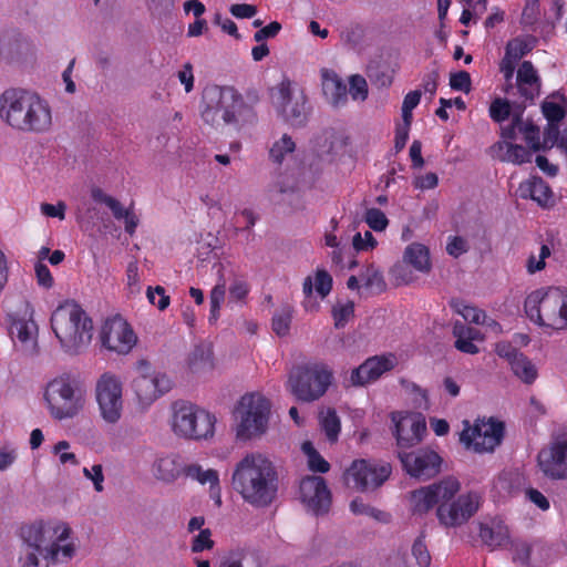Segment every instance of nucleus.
I'll use <instances>...</instances> for the list:
<instances>
[{"instance_id": "1", "label": "nucleus", "mask_w": 567, "mask_h": 567, "mask_svg": "<svg viewBox=\"0 0 567 567\" xmlns=\"http://www.w3.org/2000/svg\"><path fill=\"white\" fill-rule=\"evenodd\" d=\"M200 115L206 124L236 133L250 134L257 126V113L231 86L213 85L204 90Z\"/></svg>"}, {"instance_id": "2", "label": "nucleus", "mask_w": 567, "mask_h": 567, "mask_svg": "<svg viewBox=\"0 0 567 567\" xmlns=\"http://www.w3.org/2000/svg\"><path fill=\"white\" fill-rule=\"evenodd\" d=\"M0 120L16 132L44 134L53 125L52 107L35 91L11 87L0 94Z\"/></svg>"}, {"instance_id": "3", "label": "nucleus", "mask_w": 567, "mask_h": 567, "mask_svg": "<svg viewBox=\"0 0 567 567\" xmlns=\"http://www.w3.org/2000/svg\"><path fill=\"white\" fill-rule=\"evenodd\" d=\"M278 473L275 464L260 453H249L241 458L233 473V488L249 505L269 506L278 492Z\"/></svg>"}, {"instance_id": "4", "label": "nucleus", "mask_w": 567, "mask_h": 567, "mask_svg": "<svg viewBox=\"0 0 567 567\" xmlns=\"http://www.w3.org/2000/svg\"><path fill=\"white\" fill-rule=\"evenodd\" d=\"M71 528L64 523L38 522L21 528V537L25 543L22 567H44L59 561L69 560L74 554L72 544L62 543L70 537Z\"/></svg>"}, {"instance_id": "5", "label": "nucleus", "mask_w": 567, "mask_h": 567, "mask_svg": "<svg viewBox=\"0 0 567 567\" xmlns=\"http://www.w3.org/2000/svg\"><path fill=\"white\" fill-rule=\"evenodd\" d=\"M51 328L69 354L80 353L92 339V320L74 301H65L52 312Z\"/></svg>"}, {"instance_id": "6", "label": "nucleus", "mask_w": 567, "mask_h": 567, "mask_svg": "<svg viewBox=\"0 0 567 567\" xmlns=\"http://www.w3.org/2000/svg\"><path fill=\"white\" fill-rule=\"evenodd\" d=\"M524 310L527 318L540 327L567 330V289L549 287L534 290L526 297Z\"/></svg>"}, {"instance_id": "7", "label": "nucleus", "mask_w": 567, "mask_h": 567, "mask_svg": "<svg viewBox=\"0 0 567 567\" xmlns=\"http://www.w3.org/2000/svg\"><path fill=\"white\" fill-rule=\"evenodd\" d=\"M50 415L58 421L75 417L85 405V392L78 375L63 372L47 383L44 394Z\"/></svg>"}, {"instance_id": "8", "label": "nucleus", "mask_w": 567, "mask_h": 567, "mask_svg": "<svg viewBox=\"0 0 567 567\" xmlns=\"http://www.w3.org/2000/svg\"><path fill=\"white\" fill-rule=\"evenodd\" d=\"M172 411V429L176 435L189 440L214 435L216 417L205 409L181 400L173 403Z\"/></svg>"}, {"instance_id": "9", "label": "nucleus", "mask_w": 567, "mask_h": 567, "mask_svg": "<svg viewBox=\"0 0 567 567\" xmlns=\"http://www.w3.org/2000/svg\"><path fill=\"white\" fill-rule=\"evenodd\" d=\"M331 370L323 363L297 367L290 374L288 385L297 400L313 402L324 395L332 382Z\"/></svg>"}, {"instance_id": "10", "label": "nucleus", "mask_w": 567, "mask_h": 567, "mask_svg": "<svg viewBox=\"0 0 567 567\" xmlns=\"http://www.w3.org/2000/svg\"><path fill=\"white\" fill-rule=\"evenodd\" d=\"M270 402L259 393L241 396L237 412L239 424L236 435L239 440H250L266 432L270 415Z\"/></svg>"}, {"instance_id": "11", "label": "nucleus", "mask_w": 567, "mask_h": 567, "mask_svg": "<svg viewBox=\"0 0 567 567\" xmlns=\"http://www.w3.org/2000/svg\"><path fill=\"white\" fill-rule=\"evenodd\" d=\"M272 103L278 114L292 126L306 124L311 112L305 91L288 80L276 86Z\"/></svg>"}, {"instance_id": "12", "label": "nucleus", "mask_w": 567, "mask_h": 567, "mask_svg": "<svg viewBox=\"0 0 567 567\" xmlns=\"http://www.w3.org/2000/svg\"><path fill=\"white\" fill-rule=\"evenodd\" d=\"M463 424L464 429L460 434V441L466 450L475 453L493 452L504 439L505 426L501 421L477 420L473 425L468 421H464Z\"/></svg>"}, {"instance_id": "13", "label": "nucleus", "mask_w": 567, "mask_h": 567, "mask_svg": "<svg viewBox=\"0 0 567 567\" xmlns=\"http://www.w3.org/2000/svg\"><path fill=\"white\" fill-rule=\"evenodd\" d=\"M461 483L454 476H446L429 486L414 489L409 495L413 514H425L436 504L451 501L460 491Z\"/></svg>"}, {"instance_id": "14", "label": "nucleus", "mask_w": 567, "mask_h": 567, "mask_svg": "<svg viewBox=\"0 0 567 567\" xmlns=\"http://www.w3.org/2000/svg\"><path fill=\"white\" fill-rule=\"evenodd\" d=\"M95 396L101 415L107 423H116L122 415V382L111 372H104L95 385Z\"/></svg>"}, {"instance_id": "15", "label": "nucleus", "mask_w": 567, "mask_h": 567, "mask_svg": "<svg viewBox=\"0 0 567 567\" xmlns=\"http://www.w3.org/2000/svg\"><path fill=\"white\" fill-rule=\"evenodd\" d=\"M138 377L133 381V389L142 404H151L172 389V381L161 372L152 371V365L146 360L136 363Z\"/></svg>"}, {"instance_id": "16", "label": "nucleus", "mask_w": 567, "mask_h": 567, "mask_svg": "<svg viewBox=\"0 0 567 567\" xmlns=\"http://www.w3.org/2000/svg\"><path fill=\"white\" fill-rule=\"evenodd\" d=\"M388 464L378 465L367 460H354L344 473L348 486L364 492L381 486L390 476Z\"/></svg>"}, {"instance_id": "17", "label": "nucleus", "mask_w": 567, "mask_h": 567, "mask_svg": "<svg viewBox=\"0 0 567 567\" xmlns=\"http://www.w3.org/2000/svg\"><path fill=\"white\" fill-rule=\"evenodd\" d=\"M480 496L474 492L460 495L452 503H441L436 516L441 525L456 527L466 523L478 509Z\"/></svg>"}, {"instance_id": "18", "label": "nucleus", "mask_w": 567, "mask_h": 567, "mask_svg": "<svg viewBox=\"0 0 567 567\" xmlns=\"http://www.w3.org/2000/svg\"><path fill=\"white\" fill-rule=\"evenodd\" d=\"M404 471L413 477L429 480L435 476L442 464V457L429 449H419L416 451H398Z\"/></svg>"}, {"instance_id": "19", "label": "nucleus", "mask_w": 567, "mask_h": 567, "mask_svg": "<svg viewBox=\"0 0 567 567\" xmlns=\"http://www.w3.org/2000/svg\"><path fill=\"white\" fill-rule=\"evenodd\" d=\"M8 320L11 337L16 338L25 350L33 352L38 346V324L33 320L31 305L23 302L18 310L8 315Z\"/></svg>"}, {"instance_id": "20", "label": "nucleus", "mask_w": 567, "mask_h": 567, "mask_svg": "<svg viewBox=\"0 0 567 567\" xmlns=\"http://www.w3.org/2000/svg\"><path fill=\"white\" fill-rule=\"evenodd\" d=\"M394 435L399 451L419 444L426 432L425 420L415 413H392Z\"/></svg>"}, {"instance_id": "21", "label": "nucleus", "mask_w": 567, "mask_h": 567, "mask_svg": "<svg viewBox=\"0 0 567 567\" xmlns=\"http://www.w3.org/2000/svg\"><path fill=\"white\" fill-rule=\"evenodd\" d=\"M136 340L133 329L120 317L106 320L102 327V344L111 351L126 354L135 346Z\"/></svg>"}, {"instance_id": "22", "label": "nucleus", "mask_w": 567, "mask_h": 567, "mask_svg": "<svg viewBox=\"0 0 567 567\" xmlns=\"http://www.w3.org/2000/svg\"><path fill=\"white\" fill-rule=\"evenodd\" d=\"M300 497L307 508L317 516L328 513L332 501L324 478L315 475L301 480Z\"/></svg>"}, {"instance_id": "23", "label": "nucleus", "mask_w": 567, "mask_h": 567, "mask_svg": "<svg viewBox=\"0 0 567 567\" xmlns=\"http://www.w3.org/2000/svg\"><path fill=\"white\" fill-rule=\"evenodd\" d=\"M538 464L545 476L567 480V439H557L538 454Z\"/></svg>"}, {"instance_id": "24", "label": "nucleus", "mask_w": 567, "mask_h": 567, "mask_svg": "<svg viewBox=\"0 0 567 567\" xmlns=\"http://www.w3.org/2000/svg\"><path fill=\"white\" fill-rule=\"evenodd\" d=\"M540 111L547 121L544 142H559L561 123L567 115V99L561 94H551L542 102ZM560 142H565L564 138Z\"/></svg>"}, {"instance_id": "25", "label": "nucleus", "mask_w": 567, "mask_h": 567, "mask_svg": "<svg viewBox=\"0 0 567 567\" xmlns=\"http://www.w3.org/2000/svg\"><path fill=\"white\" fill-rule=\"evenodd\" d=\"M396 358L394 354H382L368 358L362 364L351 372V383L363 386L377 381L383 373L394 369Z\"/></svg>"}, {"instance_id": "26", "label": "nucleus", "mask_w": 567, "mask_h": 567, "mask_svg": "<svg viewBox=\"0 0 567 567\" xmlns=\"http://www.w3.org/2000/svg\"><path fill=\"white\" fill-rule=\"evenodd\" d=\"M320 79L322 92L328 103L334 107L346 105L348 90L338 73L332 69L322 68L320 70Z\"/></svg>"}, {"instance_id": "27", "label": "nucleus", "mask_w": 567, "mask_h": 567, "mask_svg": "<svg viewBox=\"0 0 567 567\" xmlns=\"http://www.w3.org/2000/svg\"><path fill=\"white\" fill-rule=\"evenodd\" d=\"M524 110L514 112L508 126H503V136L507 138H522L525 142H539L540 128L533 120L523 116Z\"/></svg>"}, {"instance_id": "28", "label": "nucleus", "mask_w": 567, "mask_h": 567, "mask_svg": "<svg viewBox=\"0 0 567 567\" xmlns=\"http://www.w3.org/2000/svg\"><path fill=\"white\" fill-rule=\"evenodd\" d=\"M480 538L491 550L505 547L509 544L508 527L498 519L480 524Z\"/></svg>"}, {"instance_id": "29", "label": "nucleus", "mask_w": 567, "mask_h": 567, "mask_svg": "<svg viewBox=\"0 0 567 567\" xmlns=\"http://www.w3.org/2000/svg\"><path fill=\"white\" fill-rule=\"evenodd\" d=\"M517 87L526 100H534L540 93V79L529 61H524L517 71Z\"/></svg>"}, {"instance_id": "30", "label": "nucleus", "mask_w": 567, "mask_h": 567, "mask_svg": "<svg viewBox=\"0 0 567 567\" xmlns=\"http://www.w3.org/2000/svg\"><path fill=\"white\" fill-rule=\"evenodd\" d=\"M520 195L524 198L529 197L542 207L550 205L553 199V192L549 185L538 176H533L519 186Z\"/></svg>"}, {"instance_id": "31", "label": "nucleus", "mask_w": 567, "mask_h": 567, "mask_svg": "<svg viewBox=\"0 0 567 567\" xmlns=\"http://www.w3.org/2000/svg\"><path fill=\"white\" fill-rule=\"evenodd\" d=\"M185 467L177 454H169L158 457L153 465V473L157 480L174 482L184 473Z\"/></svg>"}, {"instance_id": "32", "label": "nucleus", "mask_w": 567, "mask_h": 567, "mask_svg": "<svg viewBox=\"0 0 567 567\" xmlns=\"http://www.w3.org/2000/svg\"><path fill=\"white\" fill-rule=\"evenodd\" d=\"M530 50L529 44L522 39H514L506 45L505 56L501 62V72L508 81L513 78L517 61Z\"/></svg>"}, {"instance_id": "33", "label": "nucleus", "mask_w": 567, "mask_h": 567, "mask_svg": "<svg viewBox=\"0 0 567 567\" xmlns=\"http://www.w3.org/2000/svg\"><path fill=\"white\" fill-rule=\"evenodd\" d=\"M187 367L193 373H200L213 370L214 357L210 344L199 343L195 346L188 355Z\"/></svg>"}, {"instance_id": "34", "label": "nucleus", "mask_w": 567, "mask_h": 567, "mask_svg": "<svg viewBox=\"0 0 567 567\" xmlns=\"http://www.w3.org/2000/svg\"><path fill=\"white\" fill-rule=\"evenodd\" d=\"M403 259L417 271L429 272L431 270L430 250L423 244H410L404 250Z\"/></svg>"}, {"instance_id": "35", "label": "nucleus", "mask_w": 567, "mask_h": 567, "mask_svg": "<svg viewBox=\"0 0 567 567\" xmlns=\"http://www.w3.org/2000/svg\"><path fill=\"white\" fill-rule=\"evenodd\" d=\"M184 474L188 477H192L198 481L200 484L208 483L210 486L212 494H215V489H217L216 494V504L219 506L221 504L220 495H219V477L218 473L215 470H206L204 471L199 465L193 464L185 466Z\"/></svg>"}, {"instance_id": "36", "label": "nucleus", "mask_w": 567, "mask_h": 567, "mask_svg": "<svg viewBox=\"0 0 567 567\" xmlns=\"http://www.w3.org/2000/svg\"><path fill=\"white\" fill-rule=\"evenodd\" d=\"M513 373L526 384H532L538 373L533 362L522 352L509 362Z\"/></svg>"}, {"instance_id": "37", "label": "nucleus", "mask_w": 567, "mask_h": 567, "mask_svg": "<svg viewBox=\"0 0 567 567\" xmlns=\"http://www.w3.org/2000/svg\"><path fill=\"white\" fill-rule=\"evenodd\" d=\"M319 421L321 430L324 432L328 441L331 443L337 442L341 430V423L336 410L329 408L326 412H321Z\"/></svg>"}, {"instance_id": "38", "label": "nucleus", "mask_w": 567, "mask_h": 567, "mask_svg": "<svg viewBox=\"0 0 567 567\" xmlns=\"http://www.w3.org/2000/svg\"><path fill=\"white\" fill-rule=\"evenodd\" d=\"M301 451L307 456L308 467L311 472L321 474L329 472V462L321 456L310 441H305L301 444Z\"/></svg>"}, {"instance_id": "39", "label": "nucleus", "mask_w": 567, "mask_h": 567, "mask_svg": "<svg viewBox=\"0 0 567 567\" xmlns=\"http://www.w3.org/2000/svg\"><path fill=\"white\" fill-rule=\"evenodd\" d=\"M450 307L458 315H461L464 320L470 321L472 323L481 324L484 323L486 313L485 311L474 307L466 305L463 300L452 299L450 301Z\"/></svg>"}, {"instance_id": "40", "label": "nucleus", "mask_w": 567, "mask_h": 567, "mask_svg": "<svg viewBox=\"0 0 567 567\" xmlns=\"http://www.w3.org/2000/svg\"><path fill=\"white\" fill-rule=\"evenodd\" d=\"M350 509L354 515H367L378 522L388 523L390 520V515L388 513L363 503L359 497L354 498L350 503Z\"/></svg>"}, {"instance_id": "41", "label": "nucleus", "mask_w": 567, "mask_h": 567, "mask_svg": "<svg viewBox=\"0 0 567 567\" xmlns=\"http://www.w3.org/2000/svg\"><path fill=\"white\" fill-rule=\"evenodd\" d=\"M512 115V104L502 97H496L489 105V116L494 122L503 123Z\"/></svg>"}, {"instance_id": "42", "label": "nucleus", "mask_w": 567, "mask_h": 567, "mask_svg": "<svg viewBox=\"0 0 567 567\" xmlns=\"http://www.w3.org/2000/svg\"><path fill=\"white\" fill-rule=\"evenodd\" d=\"M353 316L354 303L352 301L332 308V317L337 329L343 328Z\"/></svg>"}, {"instance_id": "43", "label": "nucleus", "mask_w": 567, "mask_h": 567, "mask_svg": "<svg viewBox=\"0 0 567 567\" xmlns=\"http://www.w3.org/2000/svg\"><path fill=\"white\" fill-rule=\"evenodd\" d=\"M291 319L292 316L289 309H284L275 313L271 320V327L275 333L279 337L287 336L290 330Z\"/></svg>"}, {"instance_id": "44", "label": "nucleus", "mask_w": 567, "mask_h": 567, "mask_svg": "<svg viewBox=\"0 0 567 567\" xmlns=\"http://www.w3.org/2000/svg\"><path fill=\"white\" fill-rule=\"evenodd\" d=\"M349 92L348 94L355 101H364L368 97V83L367 80L359 75L354 74L349 78Z\"/></svg>"}, {"instance_id": "45", "label": "nucleus", "mask_w": 567, "mask_h": 567, "mask_svg": "<svg viewBox=\"0 0 567 567\" xmlns=\"http://www.w3.org/2000/svg\"><path fill=\"white\" fill-rule=\"evenodd\" d=\"M412 555L420 567H429L431 564V555L424 542V535L419 536L412 546Z\"/></svg>"}, {"instance_id": "46", "label": "nucleus", "mask_w": 567, "mask_h": 567, "mask_svg": "<svg viewBox=\"0 0 567 567\" xmlns=\"http://www.w3.org/2000/svg\"><path fill=\"white\" fill-rule=\"evenodd\" d=\"M550 256V249L547 245H542L539 249V255L536 257L535 255H530L526 262V268L528 274L533 275L537 271H540L546 266V258Z\"/></svg>"}, {"instance_id": "47", "label": "nucleus", "mask_w": 567, "mask_h": 567, "mask_svg": "<svg viewBox=\"0 0 567 567\" xmlns=\"http://www.w3.org/2000/svg\"><path fill=\"white\" fill-rule=\"evenodd\" d=\"M365 221L369 227L375 231L384 230L389 224L385 214L379 208L368 209L365 213Z\"/></svg>"}, {"instance_id": "48", "label": "nucleus", "mask_w": 567, "mask_h": 567, "mask_svg": "<svg viewBox=\"0 0 567 567\" xmlns=\"http://www.w3.org/2000/svg\"><path fill=\"white\" fill-rule=\"evenodd\" d=\"M146 296L150 303L156 306L158 310L163 311L169 306V296L165 293V289L162 286L148 287Z\"/></svg>"}, {"instance_id": "49", "label": "nucleus", "mask_w": 567, "mask_h": 567, "mask_svg": "<svg viewBox=\"0 0 567 567\" xmlns=\"http://www.w3.org/2000/svg\"><path fill=\"white\" fill-rule=\"evenodd\" d=\"M452 332L454 337H465L473 341H482L484 339L483 333L478 329L466 326L462 321L454 322Z\"/></svg>"}, {"instance_id": "50", "label": "nucleus", "mask_w": 567, "mask_h": 567, "mask_svg": "<svg viewBox=\"0 0 567 567\" xmlns=\"http://www.w3.org/2000/svg\"><path fill=\"white\" fill-rule=\"evenodd\" d=\"M69 449L70 443L68 441H59L53 447V453L59 455L61 464H71L76 466L79 464V460L74 453L68 452Z\"/></svg>"}, {"instance_id": "51", "label": "nucleus", "mask_w": 567, "mask_h": 567, "mask_svg": "<svg viewBox=\"0 0 567 567\" xmlns=\"http://www.w3.org/2000/svg\"><path fill=\"white\" fill-rule=\"evenodd\" d=\"M468 251V244L467 241L461 237V236H451L449 237L447 244H446V252L454 257L458 258L461 255Z\"/></svg>"}, {"instance_id": "52", "label": "nucleus", "mask_w": 567, "mask_h": 567, "mask_svg": "<svg viewBox=\"0 0 567 567\" xmlns=\"http://www.w3.org/2000/svg\"><path fill=\"white\" fill-rule=\"evenodd\" d=\"M212 532L206 529H200L199 534L194 537L192 543V551L200 553L206 549H212L214 546V542L212 540Z\"/></svg>"}, {"instance_id": "53", "label": "nucleus", "mask_w": 567, "mask_h": 567, "mask_svg": "<svg viewBox=\"0 0 567 567\" xmlns=\"http://www.w3.org/2000/svg\"><path fill=\"white\" fill-rule=\"evenodd\" d=\"M332 289V277L328 271L323 269H318L316 272V290L317 292L324 298L330 293Z\"/></svg>"}, {"instance_id": "54", "label": "nucleus", "mask_w": 567, "mask_h": 567, "mask_svg": "<svg viewBox=\"0 0 567 567\" xmlns=\"http://www.w3.org/2000/svg\"><path fill=\"white\" fill-rule=\"evenodd\" d=\"M352 245L357 251H367L373 249L377 246V240L372 233L367 230L363 237L360 233H357L353 236Z\"/></svg>"}, {"instance_id": "55", "label": "nucleus", "mask_w": 567, "mask_h": 567, "mask_svg": "<svg viewBox=\"0 0 567 567\" xmlns=\"http://www.w3.org/2000/svg\"><path fill=\"white\" fill-rule=\"evenodd\" d=\"M177 79L182 85H184L185 92L189 93L194 89V71L193 65L189 62H186L182 65V68L177 71Z\"/></svg>"}, {"instance_id": "56", "label": "nucleus", "mask_w": 567, "mask_h": 567, "mask_svg": "<svg viewBox=\"0 0 567 567\" xmlns=\"http://www.w3.org/2000/svg\"><path fill=\"white\" fill-rule=\"evenodd\" d=\"M450 85L452 89L468 93L471 91V76L466 71L451 74Z\"/></svg>"}, {"instance_id": "57", "label": "nucleus", "mask_w": 567, "mask_h": 567, "mask_svg": "<svg viewBox=\"0 0 567 567\" xmlns=\"http://www.w3.org/2000/svg\"><path fill=\"white\" fill-rule=\"evenodd\" d=\"M34 270L39 286L45 289H49L53 286V277L51 275L49 267L45 264L38 261L34 266Z\"/></svg>"}, {"instance_id": "58", "label": "nucleus", "mask_w": 567, "mask_h": 567, "mask_svg": "<svg viewBox=\"0 0 567 567\" xmlns=\"http://www.w3.org/2000/svg\"><path fill=\"white\" fill-rule=\"evenodd\" d=\"M420 101H421V92L420 91L409 92L404 96V100L402 103V116L405 118H412V112L419 105Z\"/></svg>"}, {"instance_id": "59", "label": "nucleus", "mask_w": 567, "mask_h": 567, "mask_svg": "<svg viewBox=\"0 0 567 567\" xmlns=\"http://www.w3.org/2000/svg\"><path fill=\"white\" fill-rule=\"evenodd\" d=\"M83 475L93 482L94 489L96 492L103 491L104 475H103V467L101 464L93 465L91 470H89L87 467H84Z\"/></svg>"}, {"instance_id": "60", "label": "nucleus", "mask_w": 567, "mask_h": 567, "mask_svg": "<svg viewBox=\"0 0 567 567\" xmlns=\"http://www.w3.org/2000/svg\"><path fill=\"white\" fill-rule=\"evenodd\" d=\"M126 284L131 293L140 292V276L136 261H131L126 268Z\"/></svg>"}, {"instance_id": "61", "label": "nucleus", "mask_w": 567, "mask_h": 567, "mask_svg": "<svg viewBox=\"0 0 567 567\" xmlns=\"http://www.w3.org/2000/svg\"><path fill=\"white\" fill-rule=\"evenodd\" d=\"M249 293V285L244 280H235L229 287V299L231 301H243Z\"/></svg>"}, {"instance_id": "62", "label": "nucleus", "mask_w": 567, "mask_h": 567, "mask_svg": "<svg viewBox=\"0 0 567 567\" xmlns=\"http://www.w3.org/2000/svg\"><path fill=\"white\" fill-rule=\"evenodd\" d=\"M296 144H272L269 151L270 158L276 164H281L286 154H292L295 152Z\"/></svg>"}, {"instance_id": "63", "label": "nucleus", "mask_w": 567, "mask_h": 567, "mask_svg": "<svg viewBox=\"0 0 567 567\" xmlns=\"http://www.w3.org/2000/svg\"><path fill=\"white\" fill-rule=\"evenodd\" d=\"M230 13L238 19H249L257 13V8L252 4L237 3L229 8Z\"/></svg>"}, {"instance_id": "64", "label": "nucleus", "mask_w": 567, "mask_h": 567, "mask_svg": "<svg viewBox=\"0 0 567 567\" xmlns=\"http://www.w3.org/2000/svg\"><path fill=\"white\" fill-rule=\"evenodd\" d=\"M280 30L281 24L275 21L258 30L254 34V39L256 42H264L268 38H275Z\"/></svg>"}]
</instances>
